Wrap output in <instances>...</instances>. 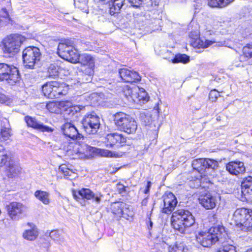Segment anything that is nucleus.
<instances>
[{
	"label": "nucleus",
	"instance_id": "obj_50",
	"mask_svg": "<svg viewBox=\"0 0 252 252\" xmlns=\"http://www.w3.org/2000/svg\"><path fill=\"white\" fill-rule=\"evenodd\" d=\"M129 2L133 7H138L142 4L143 0H128Z\"/></svg>",
	"mask_w": 252,
	"mask_h": 252
},
{
	"label": "nucleus",
	"instance_id": "obj_6",
	"mask_svg": "<svg viewBox=\"0 0 252 252\" xmlns=\"http://www.w3.org/2000/svg\"><path fill=\"white\" fill-rule=\"evenodd\" d=\"M77 63L85 66L84 69H82L83 75L80 82L82 83L90 82L94 73L95 58L90 54L83 53L80 54Z\"/></svg>",
	"mask_w": 252,
	"mask_h": 252
},
{
	"label": "nucleus",
	"instance_id": "obj_18",
	"mask_svg": "<svg viewBox=\"0 0 252 252\" xmlns=\"http://www.w3.org/2000/svg\"><path fill=\"white\" fill-rule=\"evenodd\" d=\"M119 73L121 79L126 82L133 83L141 80V77L137 72L126 68L120 69Z\"/></svg>",
	"mask_w": 252,
	"mask_h": 252
},
{
	"label": "nucleus",
	"instance_id": "obj_43",
	"mask_svg": "<svg viewBox=\"0 0 252 252\" xmlns=\"http://www.w3.org/2000/svg\"><path fill=\"white\" fill-rule=\"evenodd\" d=\"M59 171L64 176L70 177L74 174V173L69 169L66 164H62L59 167Z\"/></svg>",
	"mask_w": 252,
	"mask_h": 252
},
{
	"label": "nucleus",
	"instance_id": "obj_58",
	"mask_svg": "<svg viewBox=\"0 0 252 252\" xmlns=\"http://www.w3.org/2000/svg\"><path fill=\"white\" fill-rule=\"evenodd\" d=\"M143 115H141V118L143 119Z\"/></svg>",
	"mask_w": 252,
	"mask_h": 252
},
{
	"label": "nucleus",
	"instance_id": "obj_17",
	"mask_svg": "<svg viewBox=\"0 0 252 252\" xmlns=\"http://www.w3.org/2000/svg\"><path fill=\"white\" fill-rule=\"evenodd\" d=\"M163 212L169 214L174 209L177 201L175 195L172 192H169L163 195Z\"/></svg>",
	"mask_w": 252,
	"mask_h": 252
},
{
	"label": "nucleus",
	"instance_id": "obj_28",
	"mask_svg": "<svg viewBox=\"0 0 252 252\" xmlns=\"http://www.w3.org/2000/svg\"><path fill=\"white\" fill-rule=\"evenodd\" d=\"M92 190L89 189L83 188L78 191L73 190L72 194L76 199L80 198V196L83 199L89 200L91 196Z\"/></svg>",
	"mask_w": 252,
	"mask_h": 252
},
{
	"label": "nucleus",
	"instance_id": "obj_27",
	"mask_svg": "<svg viewBox=\"0 0 252 252\" xmlns=\"http://www.w3.org/2000/svg\"><path fill=\"white\" fill-rule=\"evenodd\" d=\"M161 247L165 249H168V252H185V247L184 244L181 243H176L173 245L169 246L165 242L161 244Z\"/></svg>",
	"mask_w": 252,
	"mask_h": 252
},
{
	"label": "nucleus",
	"instance_id": "obj_12",
	"mask_svg": "<svg viewBox=\"0 0 252 252\" xmlns=\"http://www.w3.org/2000/svg\"><path fill=\"white\" fill-rule=\"evenodd\" d=\"M82 123L84 130L89 134H95L100 126V118L94 112L85 115Z\"/></svg>",
	"mask_w": 252,
	"mask_h": 252
},
{
	"label": "nucleus",
	"instance_id": "obj_10",
	"mask_svg": "<svg viewBox=\"0 0 252 252\" xmlns=\"http://www.w3.org/2000/svg\"><path fill=\"white\" fill-rule=\"evenodd\" d=\"M25 38L20 34H11L3 41V50L5 53L15 54L19 52L21 45L25 40Z\"/></svg>",
	"mask_w": 252,
	"mask_h": 252
},
{
	"label": "nucleus",
	"instance_id": "obj_11",
	"mask_svg": "<svg viewBox=\"0 0 252 252\" xmlns=\"http://www.w3.org/2000/svg\"><path fill=\"white\" fill-rule=\"evenodd\" d=\"M22 57L25 66L27 68L32 69L40 61L41 53L38 48L30 46L23 50Z\"/></svg>",
	"mask_w": 252,
	"mask_h": 252
},
{
	"label": "nucleus",
	"instance_id": "obj_20",
	"mask_svg": "<svg viewBox=\"0 0 252 252\" xmlns=\"http://www.w3.org/2000/svg\"><path fill=\"white\" fill-rule=\"evenodd\" d=\"M25 121L27 125L29 127H31L34 129H36L41 131L51 132L53 129L47 126H44L41 123L37 121L34 118L30 116H26Z\"/></svg>",
	"mask_w": 252,
	"mask_h": 252
},
{
	"label": "nucleus",
	"instance_id": "obj_34",
	"mask_svg": "<svg viewBox=\"0 0 252 252\" xmlns=\"http://www.w3.org/2000/svg\"><path fill=\"white\" fill-rule=\"evenodd\" d=\"M95 154H97L101 157H115V154L111 151L105 149H101L93 147V150H92V156H93Z\"/></svg>",
	"mask_w": 252,
	"mask_h": 252
},
{
	"label": "nucleus",
	"instance_id": "obj_46",
	"mask_svg": "<svg viewBox=\"0 0 252 252\" xmlns=\"http://www.w3.org/2000/svg\"><path fill=\"white\" fill-rule=\"evenodd\" d=\"M11 135V128L0 129V136L3 140L8 139Z\"/></svg>",
	"mask_w": 252,
	"mask_h": 252
},
{
	"label": "nucleus",
	"instance_id": "obj_29",
	"mask_svg": "<svg viewBox=\"0 0 252 252\" xmlns=\"http://www.w3.org/2000/svg\"><path fill=\"white\" fill-rule=\"evenodd\" d=\"M234 0H207V4L212 7H225L233 2Z\"/></svg>",
	"mask_w": 252,
	"mask_h": 252
},
{
	"label": "nucleus",
	"instance_id": "obj_45",
	"mask_svg": "<svg viewBox=\"0 0 252 252\" xmlns=\"http://www.w3.org/2000/svg\"><path fill=\"white\" fill-rule=\"evenodd\" d=\"M91 196L89 200H92L94 202H95L96 204H99L103 197V194L100 192H94L92 191Z\"/></svg>",
	"mask_w": 252,
	"mask_h": 252
},
{
	"label": "nucleus",
	"instance_id": "obj_53",
	"mask_svg": "<svg viewBox=\"0 0 252 252\" xmlns=\"http://www.w3.org/2000/svg\"><path fill=\"white\" fill-rule=\"evenodd\" d=\"M151 183L150 182H148L147 185V188L150 189V188L151 187Z\"/></svg>",
	"mask_w": 252,
	"mask_h": 252
},
{
	"label": "nucleus",
	"instance_id": "obj_13",
	"mask_svg": "<svg viewBox=\"0 0 252 252\" xmlns=\"http://www.w3.org/2000/svg\"><path fill=\"white\" fill-rule=\"evenodd\" d=\"M68 151L72 155H76L79 158H86L92 156L93 147L79 142L70 143Z\"/></svg>",
	"mask_w": 252,
	"mask_h": 252
},
{
	"label": "nucleus",
	"instance_id": "obj_42",
	"mask_svg": "<svg viewBox=\"0 0 252 252\" xmlns=\"http://www.w3.org/2000/svg\"><path fill=\"white\" fill-rule=\"evenodd\" d=\"M115 139L116 140V146L117 147L124 146L126 141V137H125L122 134L117 133H115Z\"/></svg>",
	"mask_w": 252,
	"mask_h": 252
},
{
	"label": "nucleus",
	"instance_id": "obj_5",
	"mask_svg": "<svg viewBox=\"0 0 252 252\" xmlns=\"http://www.w3.org/2000/svg\"><path fill=\"white\" fill-rule=\"evenodd\" d=\"M114 121L116 126L122 131L130 134L136 132L137 124L133 118L123 112L116 113Z\"/></svg>",
	"mask_w": 252,
	"mask_h": 252
},
{
	"label": "nucleus",
	"instance_id": "obj_33",
	"mask_svg": "<svg viewBox=\"0 0 252 252\" xmlns=\"http://www.w3.org/2000/svg\"><path fill=\"white\" fill-rule=\"evenodd\" d=\"M34 195L37 199L44 204L47 205L50 203V194L48 192L42 190H36L34 192Z\"/></svg>",
	"mask_w": 252,
	"mask_h": 252
},
{
	"label": "nucleus",
	"instance_id": "obj_38",
	"mask_svg": "<svg viewBox=\"0 0 252 252\" xmlns=\"http://www.w3.org/2000/svg\"><path fill=\"white\" fill-rule=\"evenodd\" d=\"M104 143L108 148H112L116 146V140L115 139V133H110L107 135L105 138Z\"/></svg>",
	"mask_w": 252,
	"mask_h": 252
},
{
	"label": "nucleus",
	"instance_id": "obj_14",
	"mask_svg": "<svg viewBox=\"0 0 252 252\" xmlns=\"http://www.w3.org/2000/svg\"><path fill=\"white\" fill-rule=\"evenodd\" d=\"M8 216L13 220H18L21 218V215L27 211V207L21 203L13 202L7 206Z\"/></svg>",
	"mask_w": 252,
	"mask_h": 252
},
{
	"label": "nucleus",
	"instance_id": "obj_52",
	"mask_svg": "<svg viewBox=\"0 0 252 252\" xmlns=\"http://www.w3.org/2000/svg\"><path fill=\"white\" fill-rule=\"evenodd\" d=\"M144 116H145V118H146V119L148 120V121H147H147H146V120H144V123H145V124L146 125H148V124H149V123H150V117H149V116H148V117H147L146 115H144Z\"/></svg>",
	"mask_w": 252,
	"mask_h": 252
},
{
	"label": "nucleus",
	"instance_id": "obj_37",
	"mask_svg": "<svg viewBox=\"0 0 252 252\" xmlns=\"http://www.w3.org/2000/svg\"><path fill=\"white\" fill-rule=\"evenodd\" d=\"M66 106H68L67 108H65V111L66 113L70 115H74L78 112H79L82 108L80 106L78 105H74L72 106L70 105V103L69 102H66Z\"/></svg>",
	"mask_w": 252,
	"mask_h": 252
},
{
	"label": "nucleus",
	"instance_id": "obj_44",
	"mask_svg": "<svg viewBox=\"0 0 252 252\" xmlns=\"http://www.w3.org/2000/svg\"><path fill=\"white\" fill-rule=\"evenodd\" d=\"M59 68L58 66L54 64H51L48 69V77H55L58 75Z\"/></svg>",
	"mask_w": 252,
	"mask_h": 252
},
{
	"label": "nucleus",
	"instance_id": "obj_24",
	"mask_svg": "<svg viewBox=\"0 0 252 252\" xmlns=\"http://www.w3.org/2000/svg\"><path fill=\"white\" fill-rule=\"evenodd\" d=\"M144 19H142V20L145 23V25L151 28L153 31L158 30V27H160L161 23V19L159 18H155L154 17L151 18L149 14H145L144 17Z\"/></svg>",
	"mask_w": 252,
	"mask_h": 252
},
{
	"label": "nucleus",
	"instance_id": "obj_16",
	"mask_svg": "<svg viewBox=\"0 0 252 252\" xmlns=\"http://www.w3.org/2000/svg\"><path fill=\"white\" fill-rule=\"evenodd\" d=\"M62 130L64 135L72 139L80 140L83 138L77 128L71 123H66L62 126Z\"/></svg>",
	"mask_w": 252,
	"mask_h": 252
},
{
	"label": "nucleus",
	"instance_id": "obj_21",
	"mask_svg": "<svg viewBox=\"0 0 252 252\" xmlns=\"http://www.w3.org/2000/svg\"><path fill=\"white\" fill-rule=\"evenodd\" d=\"M73 42L72 41L67 39L59 43L58 47V53L60 57L63 59L68 58V53L73 49Z\"/></svg>",
	"mask_w": 252,
	"mask_h": 252
},
{
	"label": "nucleus",
	"instance_id": "obj_8",
	"mask_svg": "<svg viewBox=\"0 0 252 252\" xmlns=\"http://www.w3.org/2000/svg\"><path fill=\"white\" fill-rule=\"evenodd\" d=\"M218 166L217 161L210 158H198L194 159L192 162L193 169L197 171L200 175L197 179L201 180L203 177L207 176L210 170H213Z\"/></svg>",
	"mask_w": 252,
	"mask_h": 252
},
{
	"label": "nucleus",
	"instance_id": "obj_2",
	"mask_svg": "<svg viewBox=\"0 0 252 252\" xmlns=\"http://www.w3.org/2000/svg\"><path fill=\"white\" fill-rule=\"evenodd\" d=\"M226 233L222 225L211 227L208 231L200 232L196 236L197 242L204 247H210L219 241Z\"/></svg>",
	"mask_w": 252,
	"mask_h": 252
},
{
	"label": "nucleus",
	"instance_id": "obj_26",
	"mask_svg": "<svg viewBox=\"0 0 252 252\" xmlns=\"http://www.w3.org/2000/svg\"><path fill=\"white\" fill-rule=\"evenodd\" d=\"M242 192L245 196L247 194L252 193V176H248L243 179L241 184Z\"/></svg>",
	"mask_w": 252,
	"mask_h": 252
},
{
	"label": "nucleus",
	"instance_id": "obj_51",
	"mask_svg": "<svg viewBox=\"0 0 252 252\" xmlns=\"http://www.w3.org/2000/svg\"><path fill=\"white\" fill-rule=\"evenodd\" d=\"M47 108L51 112H54L56 111V109L57 108L56 105L54 102H50L47 104L46 105Z\"/></svg>",
	"mask_w": 252,
	"mask_h": 252
},
{
	"label": "nucleus",
	"instance_id": "obj_9",
	"mask_svg": "<svg viewBox=\"0 0 252 252\" xmlns=\"http://www.w3.org/2000/svg\"><path fill=\"white\" fill-rule=\"evenodd\" d=\"M67 86L64 83L57 81L47 82L42 86L44 95L49 98H54L61 95H64L67 91Z\"/></svg>",
	"mask_w": 252,
	"mask_h": 252
},
{
	"label": "nucleus",
	"instance_id": "obj_56",
	"mask_svg": "<svg viewBox=\"0 0 252 252\" xmlns=\"http://www.w3.org/2000/svg\"><path fill=\"white\" fill-rule=\"evenodd\" d=\"M147 203V200L146 199H144L142 202V205H146Z\"/></svg>",
	"mask_w": 252,
	"mask_h": 252
},
{
	"label": "nucleus",
	"instance_id": "obj_55",
	"mask_svg": "<svg viewBox=\"0 0 252 252\" xmlns=\"http://www.w3.org/2000/svg\"><path fill=\"white\" fill-rule=\"evenodd\" d=\"M149 191V189H147L146 188V189L144 190V193H148Z\"/></svg>",
	"mask_w": 252,
	"mask_h": 252
},
{
	"label": "nucleus",
	"instance_id": "obj_1",
	"mask_svg": "<svg viewBox=\"0 0 252 252\" xmlns=\"http://www.w3.org/2000/svg\"><path fill=\"white\" fill-rule=\"evenodd\" d=\"M171 221L174 229L181 233H186L188 228L194 224L195 219L189 211L180 210L173 213Z\"/></svg>",
	"mask_w": 252,
	"mask_h": 252
},
{
	"label": "nucleus",
	"instance_id": "obj_48",
	"mask_svg": "<svg viewBox=\"0 0 252 252\" xmlns=\"http://www.w3.org/2000/svg\"><path fill=\"white\" fill-rule=\"evenodd\" d=\"M11 128L9 120L5 118H2L0 120V129Z\"/></svg>",
	"mask_w": 252,
	"mask_h": 252
},
{
	"label": "nucleus",
	"instance_id": "obj_3",
	"mask_svg": "<svg viewBox=\"0 0 252 252\" xmlns=\"http://www.w3.org/2000/svg\"><path fill=\"white\" fill-rule=\"evenodd\" d=\"M121 93L130 103H144L149 99L145 90L138 86L130 87L127 85L124 86L122 87Z\"/></svg>",
	"mask_w": 252,
	"mask_h": 252
},
{
	"label": "nucleus",
	"instance_id": "obj_25",
	"mask_svg": "<svg viewBox=\"0 0 252 252\" xmlns=\"http://www.w3.org/2000/svg\"><path fill=\"white\" fill-rule=\"evenodd\" d=\"M21 171V168L17 164L9 162L6 169V175L9 178H15L18 176Z\"/></svg>",
	"mask_w": 252,
	"mask_h": 252
},
{
	"label": "nucleus",
	"instance_id": "obj_22",
	"mask_svg": "<svg viewBox=\"0 0 252 252\" xmlns=\"http://www.w3.org/2000/svg\"><path fill=\"white\" fill-rule=\"evenodd\" d=\"M226 170L231 174L238 175L245 171L244 163L240 161H231L226 165Z\"/></svg>",
	"mask_w": 252,
	"mask_h": 252
},
{
	"label": "nucleus",
	"instance_id": "obj_49",
	"mask_svg": "<svg viewBox=\"0 0 252 252\" xmlns=\"http://www.w3.org/2000/svg\"><path fill=\"white\" fill-rule=\"evenodd\" d=\"M49 236L52 239L57 240L59 238L60 234L58 230H54L49 233Z\"/></svg>",
	"mask_w": 252,
	"mask_h": 252
},
{
	"label": "nucleus",
	"instance_id": "obj_32",
	"mask_svg": "<svg viewBox=\"0 0 252 252\" xmlns=\"http://www.w3.org/2000/svg\"><path fill=\"white\" fill-rule=\"evenodd\" d=\"M126 204L123 202H114L111 205V209L113 214L119 216H124V208Z\"/></svg>",
	"mask_w": 252,
	"mask_h": 252
},
{
	"label": "nucleus",
	"instance_id": "obj_4",
	"mask_svg": "<svg viewBox=\"0 0 252 252\" xmlns=\"http://www.w3.org/2000/svg\"><path fill=\"white\" fill-rule=\"evenodd\" d=\"M233 220L242 231H252V210L245 208L237 209L233 214Z\"/></svg>",
	"mask_w": 252,
	"mask_h": 252
},
{
	"label": "nucleus",
	"instance_id": "obj_35",
	"mask_svg": "<svg viewBox=\"0 0 252 252\" xmlns=\"http://www.w3.org/2000/svg\"><path fill=\"white\" fill-rule=\"evenodd\" d=\"M216 252H236V247L227 243H223Z\"/></svg>",
	"mask_w": 252,
	"mask_h": 252
},
{
	"label": "nucleus",
	"instance_id": "obj_15",
	"mask_svg": "<svg viewBox=\"0 0 252 252\" xmlns=\"http://www.w3.org/2000/svg\"><path fill=\"white\" fill-rule=\"evenodd\" d=\"M250 59H252V43L248 44L243 48L242 54L240 56L239 62L234 61L233 65L230 66L229 67L231 69H232L233 66L236 67H244L243 63L248 61Z\"/></svg>",
	"mask_w": 252,
	"mask_h": 252
},
{
	"label": "nucleus",
	"instance_id": "obj_7",
	"mask_svg": "<svg viewBox=\"0 0 252 252\" xmlns=\"http://www.w3.org/2000/svg\"><path fill=\"white\" fill-rule=\"evenodd\" d=\"M20 80L18 69L15 66L0 63V81L13 85Z\"/></svg>",
	"mask_w": 252,
	"mask_h": 252
},
{
	"label": "nucleus",
	"instance_id": "obj_47",
	"mask_svg": "<svg viewBox=\"0 0 252 252\" xmlns=\"http://www.w3.org/2000/svg\"><path fill=\"white\" fill-rule=\"evenodd\" d=\"M219 96L220 93L215 89L211 90L209 94V99L212 102L216 101Z\"/></svg>",
	"mask_w": 252,
	"mask_h": 252
},
{
	"label": "nucleus",
	"instance_id": "obj_23",
	"mask_svg": "<svg viewBox=\"0 0 252 252\" xmlns=\"http://www.w3.org/2000/svg\"><path fill=\"white\" fill-rule=\"evenodd\" d=\"M27 225L30 228L25 230L23 233V238L28 241H34L38 236V231L36 226L32 223L28 222Z\"/></svg>",
	"mask_w": 252,
	"mask_h": 252
},
{
	"label": "nucleus",
	"instance_id": "obj_54",
	"mask_svg": "<svg viewBox=\"0 0 252 252\" xmlns=\"http://www.w3.org/2000/svg\"><path fill=\"white\" fill-rule=\"evenodd\" d=\"M153 227V222H152L151 220H150V226H149V228H152Z\"/></svg>",
	"mask_w": 252,
	"mask_h": 252
},
{
	"label": "nucleus",
	"instance_id": "obj_36",
	"mask_svg": "<svg viewBox=\"0 0 252 252\" xmlns=\"http://www.w3.org/2000/svg\"><path fill=\"white\" fill-rule=\"evenodd\" d=\"M68 54L69 55L68 58H65L64 59L73 63H76L78 61V58L80 54H79L78 51L73 46V49L70 51Z\"/></svg>",
	"mask_w": 252,
	"mask_h": 252
},
{
	"label": "nucleus",
	"instance_id": "obj_57",
	"mask_svg": "<svg viewBox=\"0 0 252 252\" xmlns=\"http://www.w3.org/2000/svg\"><path fill=\"white\" fill-rule=\"evenodd\" d=\"M246 252H252V248L247 250Z\"/></svg>",
	"mask_w": 252,
	"mask_h": 252
},
{
	"label": "nucleus",
	"instance_id": "obj_39",
	"mask_svg": "<svg viewBox=\"0 0 252 252\" xmlns=\"http://www.w3.org/2000/svg\"><path fill=\"white\" fill-rule=\"evenodd\" d=\"M8 159L7 152L4 150L3 146L0 145V167L6 165Z\"/></svg>",
	"mask_w": 252,
	"mask_h": 252
},
{
	"label": "nucleus",
	"instance_id": "obj_19",
	"mask_svg": "<svg viewBox=\"0 0 252 252\" xmlns=\"http://www.w3.org/2000/svg\"><path fill=\"white\" fill-rule=\"evenodd\" d=\"M199 203L206 209H212L216 205L217 200L215 196L210 193H206L199 198Z\"/></svg>",
	"mask_w": 252,
	"mask_h": 252
},
{
	"label": "nucleus",
	"instance_id": "obj_40",
	"mask_svg": "<svg viewBox=\"0 0 252 252\" xmlns=\"http://www.w3.org/2000/svg\"><path fill=\"white\" fill-rule=\"evenodd\" d=\"M189 62V57L186 54H178L176 55L173 60V63H187Z\"/></svg>",
	"mask_w": 252,
	"mask_h": 252
},
{
	"label": "nucleus",
	"instance_id": "obj_41",
	"mask_svg": "<svg viewBox=\"0 0 252 252\" xmlns=\"http://www.w3.org/2000/svg\"><path fill=\"white\" fill-rule=\"evenodd\" d=\"M1 16L3 19L0 18V27L10 21V18L6 8L1 9Z\"/></svg>",
	"mask_w": 252,
	"mask_h": 252
},
{
	"label": "nucleus",
	"instance_id": "obj_31",
	"mask_svg": "<svg viewBox=\"0 0 252 252\" xmlns=\"http://www.w3.org/2000/svg\"><path fill=\"white\" fill-rule=\"evenodd\" d=\"M215 43V41L207 40L204 38H199L195 39L192 42V46L194 48H206Z\"/></svg>",
	"mask_w": 252,
	"mask_h": 252
},
{
	"label": "nucleus",
	"instance_id": "obj_30",
	"mask_svg": "<svg viewBox=\"0 0 252 252\" xmlns=\"http://www.w3.org/2000/svg\"><path fill=\"white\" fill-rule=\"evenodd\" d=\"M125 0H111L109 5L112 4L110 8V13L112 15L119 12L120 9L124 5Z\"/></svg>",
	"mask_w": 252,
	"mask_h": 252
}]
</instances>
